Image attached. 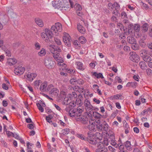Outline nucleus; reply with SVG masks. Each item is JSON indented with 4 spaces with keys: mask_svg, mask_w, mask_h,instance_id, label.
<instances>
[{
    "mask_svg": "<svg viewBox=\"0 0 152 152\" xmlns=\"http://www.w3.org/2000/svg\"><path fill=\"white\" fill-rule=\"evenodd\" d=\"M96 123V130H97L99 132H102L103 131L107 132L108 130L109 126L105 121H104L102 123L101 121L98 120Z\"/></svg>",
    "mask_w": 152,
    "mask_h": 152,
    "instance_id": "obj_1",
    "label": "nucleus"
},
{
    "mask_svg": "<svg viewBox=\"0 0 152 152\" xmlns=\"http://www.w3.org/2000/svg\"><path fill=\"white\" fill-rule=\"evenodd\" d=\"M83 109L80 106L78 107L77 109H74L70 112L69 113V115L71 117H75L77 119V118L81 116L82 113L83 112Z\"/></svg>",
    "mask_w": 152,
    "mask_h": 152,
    "instance_id": "obj_2",
    "label": "nucleus"
},
{
    "mask_svg": "<svg viewBox=\"0 0 152 152\" xmlns=\"http://www.w3.org/2000/svg\"><path fill=\"white\" fill-rule=\"evenodd\" d=\"M90 112H91L90 111L88 113H86L85 115H82L81 116L79 117V118H77V119H78V120L80 121L84 124H86L88 123V117L91 121H94L93 117L92 114Z\"/></svg>",
    "mask_w": 152,
    "mask_h": 152,
    "instance_id": "obj_3",
    "label": "nucleus"
},
{
    "mask_svg": "<svg viewBox=\"0 0 152 152\" xmlns=\"http://www.w3.org/2000/svg\"><path fill=\"white\" fill-rule=\"evenodd\" d=\"M87 137H86V142L89 143L94 145H96L97 143L96 140L94 138V135L92 132L88 131L87 132Z\"/></svg>",
    "mask_w": 152,
    "mask_h": 152,
    "instance_id": "obj_4",
    "label": "nucleus"
},
{
    "mask_svg": "<svg viewBox=\"0 0 152 152\" xmlns=\"http://www.w3.org/2000/svg\"><path fill=\"white\" fill-rule=\"evenodd\" d=\"M53 36L52 31L48 28L45 29V32H42L41 34V36L46 42H48L49 39L52 38Z\"/></svg>",
    "mask_w": 152,
    "mask_h": 152,
    "instance_id": "obj_5",
    "label": "nucleus"
},
{
    "mask_svg": "<svg viewBox=\"0 0 152 152\" xmlns=\"http://www.w3.org/2000/svg\"><path fill=\"white\" fill-rule=\"evenodd\" d=\"M63 41L65 45L68 47L71 46V38L69 34L66 33H65L63 37Z\"/></svg>",
    "mask_w": 152,
    "mask_h": 152,
    "instance_id": "obj_6",
    "label": "nucleus"
},
{
    "mask_svg": "<svg viewBox=\"0 0 152 152\" xmlns=\"http://www.w3.org/2000/svg\"><path fill=\"white\" fill-rule=\"evenodd\" d=\"M54 62L52 61L51 58H48L45 60V64L46 66L49 69H51L54 66Z\"/></svg>",
    "mask_w": 152,
    "mask_h": 152,
    "instance_id": "obj_7",
    "label": "nucleus"
},
{
    "mask_svg": "<svg viewBox=\"0 0 152 152\" xmlns=\"http://www.w3.org/2000/svg\"><path fill=\"white\" fill-rule=\"evenodd\" d=\"M77 104V103L76 101H75L73 100L72 101H70L69 105L65 108V110L67 112H68L69 113L70 112L72 111V109Z\"/></svg>",
    "mask_w": 152,
    "mask_h": 152,
    "instance_id": "obj_8",
    "label": "nucleus"
},
{
    "mask_svg": "<svg viewBox=\"0 0 152 152\" xmlns=\"http://www.w3.org/2000/svg\"><path fill=\"white\" fill-rule=\"evenodd\" d=\"M84 104L85 109L87 110H99V109L97 108L94 109V107L92 106L90 102L87 99H86L85 100Z\"/></svg>",
    "mask_w": 152,
    "mask_h": 152,
    "instance_id": "obj_9",
    "label": "nucleus"
},
{
    "mask_svg": "<svg viewBox=\"0 0 152 152\" xmlns=\"http://www.w3.org/2000/svg\"><path fill=\"white\" fill-rule=\"evenodd\" d=\"M130 60L134 62H137L139 61V57L134 52H131L129 53Z\"/></svg>",
    "mask_w": 152,
    "mask_h": 152,
    "instance_id": "obj_10",
    "label": "nucleus"
},
{
    "mask_svg": "<svg viewBox=\"0 0 152 152\" xmlns=\"http://www.w3.org/2000/svg\"><path fill=\"white\" fill-rule=\"evenodd\" d=\"M25 70V68L21 66H19L16 68L14 70V72L18 75H20L22 74Z\"/></svg>",
    "mask_w": 152,
    "mask_h": 152,
    "instance_id": "obj_11",
    "label": "nucleus"
},
{
    "mask_svg": "<svg viewBox=\"0 0 152 152\" xmlns=\"http://www.w3.org/2000/svg\"><path fill=\"white\" fill-rule=\"evenodd\" d=\"M89 124L87 126V128L90 131L95 132L96 131V123L95 122H92L89 121Z\"/></svg>",
    "mask_w": 152,
    "mask_h": 152,
    "instance_id": "obj_12",
    "label": "nucleus"
},
{
    "mask_svg": "<svg viewBox=\"0 0 152 152\" xmlns=\"http://www.w3.org/2000/svg\"><path fill=\"white\" fill-rule=\"evenodd\" d=\"M36 73H28L26 75V78L27 80L31 82L37 76Z\"/></svg>",
    "mask_w": 152,
    "mask_h": 152,
    "instance_id": "obj_13",
    "label": "nucleus"
},
{
    "mask_svg": "<svg viewBox=\"0 0 152 152\" xmlns=\"http://www.w3.org/2000/svg\"><path fill=\"white\" fill-rule=\"evenodd\" d=\"M93 119L95 120V123L98 120L101 121V118L102 117V115L101 114L96 112H93Z\"/></svg>",
    "mask_w": 152,
    "mask_h": 152,
    "instance_id": "obj_14",
    "label": "nucleus"
},
{
    "mask_svg": "<svg viewBox=\"0 0 152 152\" xmlns=\"http://www.w3.org/2000/svg\"><path fill=\"white\" fill-rule=\"evenodd\" d=\"M97 147L98 148L103 150H104V152H107L108 150L107 147H105L104 144L102 142H98L97 144Z\"/></svg>",
    "mask_w": 152,
    "mask_h": 152,
    "instance_id": "obj_15",
    "label": "nucleus"
},
{
    "mask_svg": "<svg viewBox=\"0 0 152 152\" xmlns=\"http://www.w3.org/2000/svg\"><path fill=\"white\" fill-rule=\"evenodd\" d=\"M34 86H47L48 82L46 81L42 82L41 80H36L34 82Z\"/></svg>",
    "mask_w": 152,
    "mask_h": 152,
    "instance_id": "obj_16",
    "label": "nucleus"
},
{
    "mask_svg": "<svg viewBox=\"0 0 152 152\" xmlns=\"http://www.w3.org/2000/svg\"><path fill=\"white\" fill-rule=\"evenodd\" d=\"M107 136L106 137L109 140V141H112V140H115V135L114 133H112L107 134Z\"/></svg>",
    "mask_w": 152,
    "mask_h": 152,
    "instance_id": "obj_17",
    "label": "nucleus"
},
{
    "mask_svg": "<svg viewBox=\"0 0 152 152\" xmlns=\"http://www.w3.org/2000/svg\"><path fill=\"white\" fill-rule=\"evenodd\" d=\"M35 21L36 23L39 27H42L44 26V24L43 21L41 19L39 18H36Z\"/></svg>",
    "mask_w": 152,
    "mask_h": 152,
    "instance_id": "obj_18",
    "label": "nucleus"
},
{
    "mask_svg": "<svg viewBox=\"0 0 152 152\" xmlns=\"http://www.w3.org/2000/svg\"><path fill=\"white\" fill-rule=\"evenodd\" d=\"M73 89L75 90V91H78L80 93H83L84 91V88H83L82 86H74Z\"/></svg>",
    "mask_w": 152,
    "mask_h": 152,
    "instance_id": "obj_19",
    "label": "nucleus"
},
{
    "mask_svg": "<svg viewBox=\"0 0 152 152\" xmlns=\"http://www.w3.org/2000/svg\"><path fill=\"white\" fill-rule=\"evenodd\" d=\"M77 28L79 31L82 34H84L86 30L84 27L80 24L77 25Z\"/></svg>",
    "mask_w": 152,
    "mask_h": 152,
    "instance_id": "obj_20",
    "label": "nucleus"
},
{
    "mask_svg": "<svg viewBox=\"0 0 152 152\" xmlns=\"http://www.w3.org/2000/svg\"><path fill=\"white\" fill-rule=\"evenodd\" d=\"M83 97L80 94H78V97L77 98H76V100L77 104H79V105L82 104L83 103V102H82V100H83Z\"/></svg>",
    "mask_w": 152,
    "mask_h": 152,
    "instance_id": "obj_21",
    "label": "nucleus"
},
{
    "mask_svg": "<svg viewBox=\"0 0 152 152\" xmlns=\"http://www.w3.org/2000/svg\"><path fill=\"white\" fill-rule=\"evenodd\" d=\"M77 65V68L83 71L85 68L83 66V64L80 61H78L76 63Z\"/></svg>",
    "mask_w": 152,
    "mask_h": 152,
    "instance_id": "obj_22",
    "label": "nucleus"
},
{
    "mask_svg": "<svg viewBox=\"0 0 152 152\" xmlns=\"http://www.w3.org/2000/svg\"><path fill=\"white\" fill-rule=\"evenodd\" d=\"M71 100L69 96H68V97H65L63 100V104L65 105H68L70 102Z\"/></svg>",
    "mask_w": 152,
    "mask_h": 152,
    "instance_id": "obj_23",
    "label": "nucleus"
},
{
    "mask_svg": "<svg viewBox=\"0 0 152 152\" xmlns=\"http://www.w3.org/2000/svg\"><path fill=\"white\" fill-rule=\"evenodd\" d=\"M143 58L144 61L147 62H149L152 60L151 57L148 55H144L143 56Z\"/></svg>",
    "mask_w": 152,
    "mask_h": 152,
    "instance_id": "obj_24",
    "label": "nucleus"
},
{
    "mask_svg": "<svg viewBox=\"0 0 152 152\" xmlns=\"http://www.w3.org/2000/svg\"><path fill=\"white\" fill-rule=\"evenodd\" d=\"M131 142L128 140L126 141L125 143V146L127 150L130 151L132 150Z\"/></svg>",
    "mask_w": 152,
    "mask_h": 152,
    "instance_id": "obj_25",
    "label": "nucleus"
},
{
    "mask_svg": "<svg viewBox=\"0 0 152 152\" xmlns=\"http://www.w3.org/2000/svg\"><path fill=\"white\" fill-rule=\"evenodd\" d=\"M55 26H56V30L58 31V32H61L62 31V26L61 24L59 23H56L55 24Z\"/></svg>",
    "mask_w": 152,
    "mask_h": 152,
    "instance_id": "obj_26",
    "label": "nucleus"
},
{
    "mask_svg": "<svg viewBox=\"0 0 152 152\" xmlns=\"http://www.w3.org/2000/svg\"><path fill=\"white\" fill-rule=\"evenodd\" d=\"M128 42L129 43L132 44H134L136 42L135 39L132 37H127Z\"/></svg>",
    "mask_w": 152,
    "mask_h": 152,
    "instance_id": "obj_27",
    "label": "nucleus"
},
{
    "mask_svg": "<svg viewBox=\"0 0 152 152\" xmlns=\"http://www.w3.org/2000/svg\"><path fill=\"white\" fill-rule=\"evenodd\" d=\"M56 27L55 25L54 26H53L51 28V31H52V33L53 34H55L56 35H57L58 33V31L57 30H56Z\"/></svg>",
    "mask_w": 152,
    "mask_h": 152,
    "instance_id": "obj_28",
    "label": "nucleus"
},
{
    "mask_svg": "<svg viewBox=\"0 0 152 152\" xmlns=\"http://www.w3.org/2000/svg\"><path fill=\"white\" fill-rule=\"evenodd\" d=\"M10 15L11 18L13 19L16 18L18 16L17 15L16 13L14 12L12 10H10Z\"/></svg>",
    "mask_w": 152,
    "mask_h": 152,
    "instance_id": "obj_29",
    "label": "nucleus"
},
{
    "mask_svg": "<svg viewBox=\"0 0 152 152\" xmlns=\"http://www.w3.org/2000/svg\"><path fill=\"white\" fill-rule=\"evenodd\" d=\"M114 97L115 98V99H119L122 100L124 99V97L122 96V94H118L115 95H114Z\"/></svg>",
    "mask_w": 152,
    "mask_h": 152,
    "instance_id": "obj_30",
    "label": "nucleus"
},
{
    "mask_svg": "<svg viewBox=\"0 0 152 152\" xmlns=\"http://www.w3.org/2000/svg\"><path fill=\"white\" fill-rule=\"evenodd\" d=\"M93 75L97 78H104L102 74L101 73H97L96 72H94Z\"/></svg>",
    "mask_w": 152,
    "mask_h": 152,
    "instance_id": "obj_31",
    "label": "nucleus"
},
{
    "mask_svg": "<svg viewBox=\"0 0 152 152\" xmlns=\"http://www.w3.org/2000/svg\"><path fill=\"white\" fill-rule=\"evenodd\" d=\"M47 86H40V90L42 92H44L46 91H49L50 90V88L49 87V86H48V87L46 89V87Z\"/></svg>",
    "mask_w": 152,
    "mask_h": 152,
    "instance_id": "obj_32",
    "label": "nucleus"
},
{
    "mask_svg": "<svg viewBox=\"0 0 152 152\" xmlns=\"http://www.w3.org/2000/svg\"><path fill=\"white\" fill-rule=\"evenodd\" d=\"M139 65L141 68L143 70L146 69V66L145 62L141 61L139 63Z\"/></svg>",
    "mask_w": 152,
    "mask_h": 152,
    "instance_id": "obj_33",
    "label": "nucleus"
},
{
    "mask_svg": "<svg viewBox=\"0 0 152 152\" xmlns=\"http://www.w3.org/2000/svg\"><path fill=\"white\" fill-rule=\"evenodd\" d=\"M134 31L136 32H138L140 30V26L139 24H135L134 26Z\"/></svg>",
    "mask_w": 152,
    "mask_h": 152,
    "instance_id": "obj_34",
    "label": "nucleus"
},
{
    "mask_svg": "<svg viewBox=\"0 0 152 152\" xmlns=\"http://www.w3.org/2000/svg\"><path fill=\"white\" fill-rule=\"evenodd\" d=\"M59 91L57 88H53L51 89L50 93L51 94L56 95L58 92Z\"/></svg>",
    "mask_w": 152,
    "mask_h": 152,
    "instance_id": "obj_35",
    "label": "nucleus"
},
{
    "mask_svg": "<svg viewBox=\"0 0 152 152\" xmlns=\"http://www.w3.org/2000/svg\"><path fill=\"white\" fill-rule=\"evenodd\" d=\"M74 7L76 10V11H81L82 10V7L79 4H75L74 5Z\"/></svg>",
    "mask_w": 152,
    "mask_h": 152,
    "instance_id": "obj_36",
    "label": "nucleus"
},
{
    "mask_svg": "<svg viewBox=\"0 0 152 152\" xmlns=\"http://www.w3.org/2000/svg\"><path fill=\"white\" fill-rule=\"evenodd\" d=\"M46 51L44 48H42L41 50L38 52V55L40 56H45L46 54Z\"/></svg>",
    "mask_w": 152,
    "mask_h": 152,
    "instance_id": "obj_37",
    "label": "nucleus"
},
{
    "mask_svg": "<svg viewBox=\"0 0 152 152\" xmlns=\"http://www.w3.org/2000/svg\"><path fill=\"white\" fill-rule=\"evenodd\" d=\"M14 137L15 139L18 140V139H19L20 136L17 134L16 133H13L12 132H10V137Z\"/></svg>",
    "mask_w": 152,
    "mask_h": 152,
    "instance_id": "obj_38",
    "label": "nucleus"
},
{
    "mask_svg": "<svg viewBox=\"0 0 152 152\" xmlns=\"http://www.w3.org/2000/svg\"><path fill=\"white\" fill-rule=\"evenodd\" d=\"M96 138L99 140H101L102 138V135L99 132H96L95 134Z\"/></svg>",
    "mask_w": 152,
    "mask_h": 152,
    "instance_id": "obj_39",
    "label": "nucleus"
},
{
    "mask_svg": "<svg viewBox=\"0 0 152 152\" xmlns=\"http://www.w3.org/2000/svg\"><path fill=\"white\" fill-rule=\"evenodd\" d=\"M66 72H67L70 73L72 75H74V74L75 73V69H66Z\"/></svg>",
    "mask_w": 152,
    "mask_h": 152,
    "instance_id": "obj_40",
    "label": "nucleus"
},
{
    "mask_svg": "<svg viewBox=\"0 0 152 152\" xmlns=\"http://www.w3.org/2000/svg\"><path fill=\"white\" fill-rule=\"evenodd\" d=\"M148 25L147 23H145L142 26V30L144 32L147 31L148 29Z\"/></svg>",
    "mask_w": 152,
    "mask_h": 152,
    "instance_id": "obj_41",
    "label": "nucleus"
},
{
    "mask_svg": "<svg viewBox=\"0 0 152 152\" xmlns=\"http://www.w3.org/2000/svg\"><path fill=\"white\" fill-rule=\"evenodd\" d=\"M69 96L70 97V99H71L72 98V99H76L77 96V94L75 92H72V94H70Z\"/></svg>",
    "mask_w": 152,
    "mask_h": 152,
    "instance_id": "obj_42",
    "label": "nucleus"
},
{
    "mask_svg": "<svg viewBox=\"0 0 152 152\" xmlns=\"http://www.w3.org/2000/svg\"><path fill=\"white\" fill-rule=\"evenodd\" d=\"M56 48V46L53 45H50L49 47V49L52 53L55 52Z\"/></svg>",
    "mask_w": 152,
    "mask_h": 152,
    "instance_id": "obj_43",
    "label": "nucleus"
},
{
    "mask_svg": "<svg viewBox=\"0 0 152 152\" xmlns=\"http://www.w3.org/2000/svg\"><path fill=\"white\" fill-rule=\"evenodd\" d=\"M69 132V129L68 128L64 129L62 130L61 133L64 135H66L68 134Z\"/></svg>",
    "mask_w": 152,
    "mask_h": 152,
    "instance_id": "obj_44",
    "label": "nucleus"
},
{
    "mask_svg": "<svg viewBox=\"0 0 152 152\" xmlns=\"http://www.w3.org/2000/svg\"><path fill=\"white\" fill-rule=\"evenodd\" d=\"M113 8H114L115 10H118L120 9V6L116 2H114L113 4Z\"/></svg>",
    "mask_w": 152,
    "mask_h": 152,
    "instance_id": "obj_45",
    "label": "nucleus"
},
{
    "mask_svg": "<svg viewBox=\"0 0 152 152\" xmlns=\"http://www.w3.org/2000/svg\"><path fill=\"white\" fill-rule=\"evenodd\" d=\"M54 39L56 43L58 45H60L61 44V42L60 39L58 38L57 37H54Z\"/></svg>",
    "mask_w": 152,
    "mask_h": 152,
    "instance_id": "obj_46",
    "label": "nucleus"
},
{
    "mask_svg": "<svg viewBox=\"0 0 152 152\" xmlns=\"http://www.w3.org/2000/svg\"><path fill=\"white\" fill-rule=\"evenodd\" d=\"M37 106L39 110H40L41 112H44V109L41 106L40 103H37Z\"/></svg>",
    "mask_w": 152,
    "mask_h": 152,
    "instance_id": "obj_47",
    "label": "nucleus"
},
{
    "mask_svg": "<svg viewBox=\"0 0 152 152\" xmlns=\"http://www.w3.org/2000/svg\"><path fill=\"white\" fill-rule=\"evenodd\" d=\"M77 136L81 140H83L86 142V137L83 135L79 134H77Z\"/></svg>",
    "mask_w": 152,
    "mask_h": 152,
    "instance_id": "obj_48",
    "label": "nucleus"
},
{
    "mask_svg": "<svg viewBox=\"0 0 152 152\" xmlns=\"http://www.w3.org/2000/svg\"><path fill=\"white\" fill-rule=\"evenodd\" d=\"M79 40L80 43L84 44L86 42V39L83 36H81L79 38Z\"/></svg>",
    "mask_w": 152,
    "mask_h": 152,
    "instance_id": "obj_49",
    "label": "nucleus"
},
{
    "mask_svg": "<svg viewBox=\"0 0 152 152\" xmlns=\"http://www.w3.org/2000/svg\"><path fill=\"white\" fill-rule=\"evenodd\" d=\"M17 62V60L14 58H10V65L15 64Z\"/></svg>",
    "mask_w": 152,
    "mask_h": 152,
    "instance_id": "obj_50",
    "label": "nucleus"
},
{
    "mask_svg": "<svg viewBox=\"0 0 152 152\" xmlns=\"http://www.w3.org/2000/svg\"><path fill=\"white\" fill-rule=\"evenodd\" d=\"M52 53L53 54V56L56 60L59 58L60 55L59 53L56 52V53L53 52Z\"/></svg>",
    "mask_w": 152,
    "mask_h": 152,
    "instance_id": "obj_51",
    "label": "nucleus"
},
{
    "mask_svg": "<svg viewBox=\"0 0 152 152\" xmlns=\"http://www.w3.org/2000/svg\"><path fill=\"white\" fill-rule=\"evenodd\" d=\"M104 145H105L106 146H107L109 145V143L110 142V141H109V140L107 139V137H104V138L103 140Z\"/></svg>",
    "mask_w": 152,
    "mask_h": 152,
    "instance_id": "obj_52",
    "label": "nucleus"
},
{
    "mask_svg": "<svg viewBox=\"0 0 152 152\" xmlns=\"http://www.w3.org/2000/svg\"><path fill=\"white\" fill-rule=\"evenodd\" d=\"M56 3L57 5L60 7L62 4L63 1L62 0H56Z\"/></svg>",
    "mask_w": 152,
    "mask_h": 152,
    "instance_id": "obj_53",
    "label": "nucleus"
},
{
    "mask_svg": "<svg viewBox=\"0 0 152 152\" xmlns=\"http://www.w3.org/2000/svg\"><path fill=\"white\" fill-rule=\"evenodd\" d=\"M146 72L147 75L148 76H151L152 75V70L150 68L148 69H146Z\"/></svg>",
    "mask_w": 152,
    "mask_h": 152,
    "instance_id": "obj_54",
    "label": "nucleus"
},
{
    "mask_svg": "<svg viewBox=\"0 0 152 152\" xmlns=\"http://www.w3.org/2000/svg\"><path fill=\"white\" fill-rule=\"evenodd\" d=\"M76 83L78 85H83L84 83V81L81 79H78L77 80H76Z\"/></svg>",
    "mask_w": 152,
    "mask_h": 152,
    "instance_id": "obj_55",
    "label": "nucleus"
},
{
    "mask_svg": "<svg viewBox=\"0 0 152 152\" xmlns=\"http://www.w3.org/2000/svg\"><path fill=\"white\" fill-rule=\"evenodd\" d=\"M56 61L58 62V65H59L60 64H61L64 62V60L63 59L61 58H59L58 59H57Z\"/></svg>",
    "mask_w": 152,
    "mask_h": 152,
    "instance_id": "obj_56",
    "label": "nucleus"
},
{
    "mask_svg": "<svg viewBox=\"0 0 152 152\" xmlns=\"http://www.w3.org/2000/svg\"><path fill=\"white\" fill-rule=\"evenodd\" d=\"M76 78L71 79L70 80V82L72 85L76 84Z\"/></svg>",
    "mask_w": 152,
    "mask_h": 152,
    "instance_id": "obj_57",
    "label": "nucleus"
},
{
    "mask_svg": "<svg viewBox=\"0 0 152 152\" xmlns=\"http://www.w3.org/2000/svg\"><path fill=\"white\" fill-rule=\"evenodd\" d=\"M115 80L116 82L121 83L122 80L120 77L118 76L116 77L115 78Z\"/></svg>",
    "mask_w": 152,
    "mask_h": 152,
    "instance_id": "obj_58",
    "label": "nucleus"
},
{
    "mask_svg": "<svg viewBox=\"0 0 152 152\" xmlns=\"http://www.w3.org/2000/svg\"><path fill=\"white\" fill-rule=\"evenodd\" d=\"M137 85V83L136 82H132L130 83H128L126 84V86H136Z\"/></svg>",
    "mask_w": 152,
    "mask_h": 152,
    "instance_id": "obj_59",
    "label": "nucleus"
},
{
    "mask_svg": "<svg viewBox=\"0 0 152 152\" xmlns=\"http://www.w3.org/2000/svg\"><path fill=\"white\" fill-rule=\"evenodd\" d=\"M132 48L134 50H137L139 49V47L138 45L136 44L132 45Z\"/></svg>",
    "mask_w": 152,
    "mask_h": 152,
    "instance_id": "obj_60",
    "label": "nucleus"
},
{
    "mask_svg": "<svg viewBox=\"0 0 152 152\" xmlns=\"http://www.w3.org/2000/svg\"><path fill=\"white\" fill-rule=\"evenodd\" d=\"M107 6L108 8L110 10H111L113 8V4H112L111 3H109L107 4Z\"/></svg>",
    "mask_w": 152,
    "mask_h": 152,
    "instance_id": "obj_61",
    "label": "nucleus"
},
{
    "mask_svg": "<svg viewBox=\"0 0 152 152\" xmlns=\"http://www.w3.org/2000/svg\"><path fill=\"white\" fill-rule=\"evenodd\" d=\"M27 127L30 129H33L34 128V125L33 124H29L27 125Z\"/></svg>",
    "mask_w": 152,
    "mask_h": 152,
    "instance_id": "obj_62",
    "label": "nucleus"
},
{
    "mask_svg": "<svg viewBox=\"0 0 152 152\" xmlns=\"http://www.w3.org/2000/svg\"><path fill=\"white\" fill-rule=\"evenodd\" d=\"M73 44L76 47L78 46L79 47H80V44L79 42L77 40L74 41L73 42Z\"/></svg>",
    "mask_w": 152,
    "mask_h": 152,
    "instance_id": "obj_63",
    "label": "nucleus"
},
{
    "mask_svg": "<svg viewBox=\"0 0 152 152\" xmlns=\"http://www.w3.org/2000/svg\"><path fill=\"white\" fill-rule=\"evenodd\" d=\"M66 93L63 91H61L60 93V96L62 98H64L66 96Z\"/></svg>",
    "mask_w": 152,
    "mask_h": 152,
    "instance_id": "obj_64",
    "label": "nucleus"
}]
</instances>
